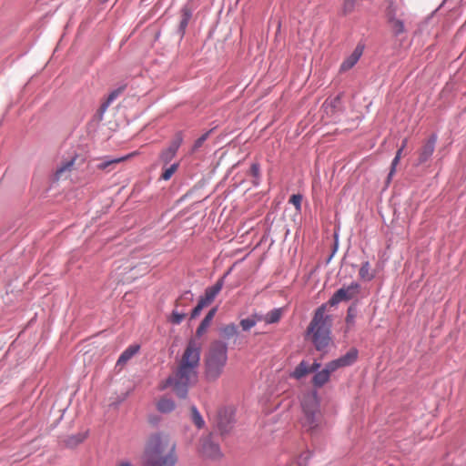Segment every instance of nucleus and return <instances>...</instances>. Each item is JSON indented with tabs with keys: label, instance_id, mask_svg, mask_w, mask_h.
Instances as JSON below:
<instances>
[{
	"label": "nucleus",
	"instance_id": "nucleus-1",
	"mask_svg": "<svg viewBox=\"0 0 466 466\" xmlns=\"http://www.w3.org/2000/svg\"><path fill=\"white\" fill-rule=\"evenodd\" d=\"M200 360V344L196 339H190L178 362L177 368L160 386L161 390L172 387L175 393L185 399L188 388L197 382V369Z\"/></svg>",
	"mask_w": 466,
	"mask_h": 466
},
{
	"label": "nucleus",
	"instance_id": "nucleus-2",
	"mask_svg": "<svg viewBox=\"0 0 466 466\" xmlns=\"http://www.w3.org/2000/svg\"><path fill=\"white\" fill-rule=\"evenodd\" d=\"M176 444L164 433L149 436L143 453L145 466H175L177 456Z\"/></svg>",
	"mask_w": 466,
	"mask_h": 466
},
{
	"label": "nucleus",
	"instance_id": "nucleus-3",
	"mask_svg": "<svg viewBox=\"0 0 466 466\" xmlns=\"http://www.w3.org/2000/svg\"><path fill=\"white\" fill-rule=\"evenodd\" d=\"M326 304L319 307L307 329V337L310 339L318 350H323L330 342L331 319L326 315Z\"/></svg>",
	"mask_w": 466,
	"mask_h": 466
},
{
	"label": "nucleus",
	"instance_id": "nucleus-4",
	"mask_svg": "<svg viewBox=\"0 0 466 466\" xmlns=\"http://www.w3.org/2000/svg\"><path fill=\"white\" fill-rule=\"evenodd\" d=\"M301 407L302 415L299 420L301 428L311 434L319 432L324 426V419L317 393L306 394L301 401Z\"/></svg>",
	"mask_w": 466,
	"mask_h": 466
},
{
	"label": "nucleus",
	"instance_id": "nucleus-5",
	"mask_svg": "<svg viewBox=\"0 0 466 466\" xmlns=\"http://www.w3.org/2000/svg\"><path fill=\"white\" fill-rule=\"evenodd\" d=\"M228 362L227 344L217 340L211 343L205 357V378L216 381L223 373Z\"/></svg>",
	"mask_w": 466,
	"mask_h": 466
},
{
	"label": "nucleus",
	"instance_id": "nucleus-6",
	"mask_svg": "<svg viewBox=\"0 0 466 466\" xmlns=\"http://www.w3.org/2000/svg\"><path fill=\"white\" fill-rule=\"evenodd\" d=\"M193 301V294L190 291H186L175 302V309L172 311L168 318V321L172 324L178 325L186 318V313L179 311L178 307H187Z\"/></svg>",
	"mask_w": 466,
	"mask_h": 466
},
{
	"label": "nucleus",
	"instance_id": "nucleus-7",
	"mask_svg": "<svg viewBox=\"0 0 466 466\" xmlns=\"http://www.w3.org/2000/svg\"><path fill=\"white\" fill-rule=\"evenodd\" d=\"M360 291V285L357 282H352L347 287H342L338 289L333 296L329 299V304L335 306L341 301H348L353 299Z\"/></svg>",
	"mask_w": 466,
	"mask_h": 466
},
{
	"label": "nucleus",
	"instance_id": "nucleus-8",
	"mask_svg": "<svg viewBox=\"0 0 466 466\" xmlns=\"http://www.w3.org/2000/svg\"><path fill=\"white\" fill-rule=\"evenodd\" d=\"M194 8L188 3L182 5L180 9V20L176 30V34L179 36V43L184 39L187 27L188 25L189 21L193 16Z\"/></svg>",
	"mask_w": 466,
	"mask_h": 466
},
{
	"label": "nucleus",
	"instance_id": "nucleus-9",
	"mask_svg": "<svg viewBox=\"0 0 466 466\" xmlns=\"http://www.w3.org/2000/svg\"><path fill=\"white\" fill-rule=\"evenodd\" d=\"M201 454L209 459H218L221 456L219 446L211 440V436H208L201 441Z\"/></svg>",
	"mask_w": 466,
	"mask_h": 466
},
{
	"label": "nucleus",
	"instance_id": "nucleus-10",
	"mask_svg": "<svg viewBox=\"0 0 466 466\" xmlns=\"http://www.w3.org/2000/svg\"><path fill=\"white\" fill-rule=\"evenodd\" d=\"M365 48V45L362 43H358L353 52L347 56L343 62L340 64L339 71L345 72L351 69L361 57L363 51Z\"/></svg>",
	"mask_w": 466,
	"mask_h": 466
},
{
	"label": "nucleus",
	"instance_id": "nucleus-11",
	"mask_svg": "<svg viewBox=\"0 0 466 466\" xmlns=\"http://www.w3.org/2000/svg\"><path fill=\"white\" fill-rule=\"evenodd\" d=\"M358 358V350L355 348L350 349L345 355L329 362L330 370L347 367L353 364Z\"/></svg>",
	"mask_w": 466,
	"mask_h": 466
},
{
	"label": "nucleus",
	"instance_id": "nucleus-12",
	"mask_svg": "<svg viewBox=\"0 0 466 466\" xmlns=\"http://www.w3.org/2000/svg\"><path fill=\"white\" fill-rule=\"evenodd\" d=\"M223 279H218L213 286L206 289L205 293L199 299L207 306L210 305L223 288Z\"/></svg>",
	"mask_w": 466,
	"mask_h": 466
},
{
	"label": "nucleus",
	"instance_id": "nucleus-13",
	"mask_svg": "<svg viewBox=\"0 0 466 466\" xmlns=\"http://www.w3.org/2000/svg\"><path fill=\"white\" fill-rule=\"evenodd\" d=\"M336 370H330L329 362L326 365V367L316 373L312 379V383L316 387H322L325 383H327L329 380L330 373L335 371Z\"/></svg>",
	"mask_w": 466,
	"mask_h": 466
},
{
	"label": "nucleus",
	"instance_id": "nucleus-14",
	"mask_svg": "<svg viewBox=\"0 0 466 466\" xmlns=\"http://www.w3.org/2000/svg\"><path fill=\"white\" fill-rule=\"evenodd\" d=\"M343 97V92L339 93L334 97H328L322 104V108H324L327 114L334 113L341 104V100Z\"/></svg>",
	"mask_w": 466,
	"mask_h": 466
},
{
	"label": "nucleus",
	"instance_id": "nucleus-15",
	"mask_svg": "<svg viewBox=\"0 0 466 466\" xmlns=\"http://www.w3.org/2000/svg\"><path fill=\"white\" fill-rule=\"evenodd\" d=\"M140 346L137 344H133L128 346L119 356L116 366H124L127 364V362L132 359L138 351H139Z\"/></svg>",
	"mask_w": 466,
	"mask_h": 466
},
{
	"label": "nucleus",
	"instance_id": "nucleus-16",
	"mask_svg": "<svg viewBox=\"0 0 466 466\" xmlns=\"http://www.w3.org/2000/svg\"><path fill=\"white\" fill-rule=\"evenodd\" d=\"M282 314V309H274L265 315H258V320L264 321L267 324L277 323L280 320Z\"/></svg>",
	"mask_w": 466,
	"mask_h": 466
},
{
	"label": "nucleus",
	"instance_id": "nucleus-17",
	"mask_svg": "<svg viewBox=\"0 0 466 466\" xmlns=\"http://www.w3.org/2000/svg\"><path fill=\"white\" fill-rule=\"evenodd\" d=\"M88 432H78L76 434L66 437L64 441L65 446L67 448H75L82 443L87 438Z\"/></svg>",
	"mask_w": 466,
	"mask_h": 466
},
{
	"label": "nucleus",
	"instance_id": "nucleus-18",
	"mask_svg": "<svg viewBox=\"0 0 466 466\" xmlns=\"http://www.w3.org/2000/svg\"><path fill=\"white\" fill-rule=\"evenodd\" d=\"M135 155H137V152H133L131 154H127L126 156L118 157L116 158H106L97 165V168L101 169V170L106 169V168L110 167L111 166L118 164L122 161H125V160L134 157Z\"/></svg>",
	"mask_w": 466,
	"mask_h": 466
},
{
	"label": "nucleus",
	"instance_id": "nucleus-19",
	"mask_svg": "<svg viewBox=\"0 0 466 466\" xmlns=\"http://www.w3.org/2000/svg\"><path fill=\"white\" fill-rule=\"evenodd\" d=\"M359 276L360 279L364 281H370L375 278V272L371 269L369 261H365L361 264V267L359 271Z\"/></svg>",
	"mask_w": 466,
	"mask_h": 466
},
{
	"label": "nucleus",
	"instance_id": "nucleus-20",
	"mask_svg": "<svg viewBox=\"0 0 466 466\" xmlns=\"http://www.w3.org/2000/svg\"><path fill=\"white\" fill-rule=\"evenodd\" d=\"M217 312V308L211 309L208 314L205 316L203 320L201 321L200 325L198 326L197 329V334L201 335L203 332L206 331L207 328L210 325L213 318L215 317Z\"/></svg>",
	"mask_w": 466,
	"mask_h": 466
},
{
	"label": "nucleus",
	"instance_id": "nucleus-21",
	"mask_svg": "<svg viewBox=\"0 0 466 466\" xmlns=\"http://www.w3.org/2000/svg\"><path fill=\"white\" fill-rule=\"evenodd\" d=\"M310 373L309 365L306 361H301L294 370L291 376L297 380H299Z\"/></svg>",
	"mask_w": 466,
	"mask_h": 466
},
{
	"label": "nucleus",
	"instance_id": "nucleus-22",
	"mask_svg": "<svg viewBox=\"0 0 466 466\" xmlns=\"http://www.w3.org/2000/svg\"><path fill=\"white\" fill-rule=\"evenodd\" d=\"M127 87L126 83H120L118 86L111 90L106 97V101L112 104Z\"/></svg>",
	"mask_w": 466,
	"mask_h": 466
},
{
	"label": "nucleus",
	"instance_id": "nucleus-23",
	"mask_svg": "<svg viewBox=\"0 0 466 466\" xmlns=\"http://www.w3.org/2000/svg\"><path fill=\"white\" fill-rule=\"evenodd\" d=\"M359 0H343L340 15L346 16L354 12Z\"/></svg>",
	"mask_w": 466,
	"mask_h": 466
},
{
	"label": "nucleus",
	"instance_id": "nucleus-24",
	"mask_svg": "<svg viewBox=\"0 0 466 466\" xmlns=\"http://www.w3.org/2000/svg\"><path fill=\"white\" fill-rule=\"evenodd\" d=\"M157 409L161 412H170L175 409V403L173 400L164 398L158 401Z\"/></svg>",
	"mask_w": 466,
	"mask_h": 466
},
{
	"label": "nucleus",
	"instance_id": "nucleus-25",
	"mask_svg": "<svg viewBox=\"0 0 466 466\" xmlns=\"http://www.w3.org/2000/svg\"><path fill=\"white\" fill-rule=\"evenodd\" d=\"M220 332L225 339H231L238 334V327L234 323H230L224 326Z\"/></svg>",
	"mask_w": 466,
	"mask_h": 466
},
{
	"label": "nucleus",
	"instance_id": "nucleus-26",
	"mask_svg": "<svg viewBox=\"0 0 466 466\" xmlns=\"http://www.w3.org/2000/svg\"><path fill=\"white\" fill-rule=\"evenodd\" d=\"M389 24L391 25L392 34L394 36L397 37L405 32V25L403 20L397 19L394 22Z\"/></svg>",
	"mask_w": 466,
	"mask_h": 466
},
{
	"label": "nucleus",
	"instance_id": "nucleus-27",
	"mask_svg": "<svg viewBox=\"0 0 466 466\" xmlns=\"http://www.w3.org/2000/svg\"><path fill=\"white\" fill-rule=\"evenodd\" d=\"M177 148L176 147H167L161 154L160 159L164 163V165H167L176 156Z\"/></svg>",
	"mask_w": 466,
	"mask_h": 466
},
{
	"label": "nucleus",
	"instance_id": "nucleus-28",
	"mask_svg": "<svg viewBox=\"0 0 466 466\" xmlns=\"http://www.w3.org/2000/svg\"><path fill=\"white\" fill-rule=\"evenodd\" d=\"M191 417H192V420H193L194 424L198 429H201L204 427L205 421H204L202 416L200 415L199 411L198 410V409L195 406L191 407Z\"/></svg>",
	"mask_w": 466,
	"mask_h": 466
},
{
	"label": "nucleus",
	"instance_id": "nucleus-29",
	"mask_svg": "<svg viewBox=\"0 0 466 466\" xmlns=\"http://www.w3.org/2000/svg\"><path fill=\"white\" fill-rule=\"evenodd\" d=\"M179 166L178 162H174L171 164L168 167H166L164 169V172L162 173L160 178L163 180H169L171 177L175 174V172L177 170V167Z\"/></svg>",
	"mask_w": 466,
	"mask_h": 466
},
{
	"label": "nucleus",
	"instance_id": "nucleus-30",
	"mask_svg": "<svg viewBox=\"0 0 466 466\" xmlns=\"http://www.w3.org/2000/svg\"><path fill=\"white\" fill-rule=\"evenodd\" d=\"M76 159V157H74L70 160L63 163L62 166L60 167H58L56 172V177L60 178L63 176L64 172L70 170L71 167H73Z\"/></svg>",
	"mask_w": 466,
	"mask_h": 466
},
{
	"label": "nucleus",
	"instance_id": "nucleus-31",
	"mask_svg": "<svg viewBox=\"0 0 466 466\" xmlns=\"http://www.w3.org/2000/svg\"><path fill=\"white\" fill-rule=\"evenodd\" d=\"M258 315H255V316H253L251 318L241 319L240 320V326H241L242 329L243 330H248L251 328H253L256 325V323L258 321Z\"/></svg>",
	"mask_w": 466,
	"mask_h": 466
},
{
	"label": "nucleus",
	"instance_id": "nucleus-32",
	"mask_svg": "<svg viewBox=\"0 0 466 466\" xmlns=\"http://www.w3.org/2000/svg\"><path fill=\"white\" fill-rule=\"evenodd\" d=\"M401 151H402V148H400L395 156V157L393 158L392 162H391V168H390V171L389 173V176H388V180L387 182L390 183L394 172H395V168H396V166L398 165V162L400 160V154H401Z\"/></svg>",
	"mask_w": 466,
	"mask_h": 466
},
{
	"label": "nucleus",
	"instance_id": "nucleus-33",
	"mask_svg": "<svg viewBox=\"0 0 466 466\" xmlns=\"http://www.w3.org/2000/svg\"><path fill=\"white\" fill-rule=\"evenodd\" d=\"M111 104L109 102H107L106 100H105L104 102L101 103L99 108L97 109V111L96 113V117L98 120L103 119L104 114L106 113V111L107 110V108Z\"/></svg>",
	"mask_w": 466,
	"mask_h": 466
},
{
	"label": "nucleus",
	"instance_id": "nucleus-34",
	"mask_svg": "<svg viewBox=\"0 0 466 466\" xmlns=\"http://www.w3.org/2000/svg\"><path fill=\"white\" fill-rule=\"evenodd\" d=\"M205 307H207V305L199 299L198 305L193 309L191 312L190 319H196Z\"/></svg>",
	"mask_w": 466,
	"mask_h": 466
},
{
	"label": "nucleus",
	"instance_id": "nucleus-35",
	"mask_svg": "<svg viewBox=\"0 0 466 466\" xmlns=\"http://www.w3.org/2000/svg\"><path fill=\"white\" fill-rule=\"evenodd\" d=\"M214 129H209L202 134L199 137H198L192 146H202V144L207 140L209 135L213 132Z\"/></svg>",
	"mask_w": 466,
	"mask_h": 466
},
{
	"label": "nucleus",
	"instance_id": "nucleus-36",
	"mask_svg": "<svg viewBox=\"0 0 466 466\" xmlns=\"http://www.w3.org/2000/svg\"><path fill=\"white\" fill-rule=\"evenodd\" d=\"M302 197L299 194L292 195L289 198L291 203L298 210L300 209Z\"/></svg>",
	"mask_w": 466,
	"mask_h": 466
},
{
	"label": "nucleus",
	"instance_id": "nucleus-37",
	"mask_svg": "<svg viewBox=\"0 0 466 466\" xmlns=\"http://www.w3.org/2000/svg\"><path fill=\"white\" fill-rule=\"evenodd\" d=\"M386 17L388 23H392L398 18L396 17V9L392 6H390L386 12Z\"/></svg>",
	"mask_w": 466,
	"mask_h": 466
},
{
	"label": "nucleus",
	"instance_id": "nucleus-38",
	"mask_svg": "<svg viewBox=\"0 0 466 466\" xmlns=\"http://www.w3.org/2000/svg\"><path fill=\"white\" fill-rule=\"evenodd\" d=\"M184 142L183 132L178 131L176 133L170 146H181Z\"/></svg>",
	"mask_w": 466,
	"mask_h": 466
},
{
	"label": "nucleus",
	"instance_id": "nucleus-39",
	"mask_svg": "<svg viewBox=\"0 0 466 466\" xmlns=\"http://www.w3.org/2000/svg\"><path fill=\"white\" fill-rule=\"evenodd\" d=\"M249 172H250L251 176H253L255 178H258L259 173H260L259 165L258 163H253L250 167Z\"/></svg>",
	"mask_w": 466,
	"mask_h": 466
},
{
	"label": "nucleus",
	"instance_id": "nucleus-40",
	"mask_svg": "<svg viewBox=\"0 0 466 466\" xmlns=\"http://www.w3.org/2000/svg\"><path fill=\"white\" fill-rule=\"evenodd\" d=\"M438 139V134L432 133L427 139L425 146H435Z\"/></svg>",
	"mask_w": 466,
	"mask_h": 466
},
{
	"label": "nucleus",
	"instance_id": "nucleus-41",
	"mask_svg": "<svg viewBox=\"0 0 466 466\" xmlns=\"http://www.w3.org/2000/svg\"><path fill=\"white\" fill-rule=\"evenodd\" d=\"M346 321L349 324H353V322H354V315L351 313V309H349V310H348Z\"/></svg>",
	"mask_w": 466,
	"mask_h": 466
},
{
	"label": "nucleus",
	"instance_id": "nucleus-42",
	"mask_svg": "<svg viewBox=\"0 0 466 466\" xmlns=\"http://www.w3.org/2000/svg\"><path fill=\"white\" fill-rule=\"evenodd\" d=\"M116 466H134L129 461L121 460L116 462Z\"/></svg>",
	"mask_w": 466,
	"mask_h": 466
},
{
	"label": "nucleus",
	"instance_id": "nucleus-43",
	"mask_svg": "<svg viewBox=\"0 0 466 466\" xmlns=\"http://www.w3.org/2000/svg\"><path fill=\"white\" fill-rule=\"evenodd\" d=\"M320 367L319 362H314L311 366H309L310 372L316 371Z\"/></svg>",
	"mask_w": 466,
	"mask_h": 466
},
{
	"label": "nucleus",
	"instance_id": "nucleus-44",
	"mask_svg": "<svg viewBox=\"0 0 466 466\" xmlns=\"http://www.w3.org/2000/svg\"><path fill=\"white\" fill-rule=\"evenodd\" d=\"M444 4V1L440 5V6L436 9H434V11L431 13V15L428 17V20L431 18V16L439 10L440 7L442 6V5Z\"/></svg>",
	"mask_w": 466,
	"mask_h": 466
},
{
	"label": "nucleus",
	"instance_id": "nucleus-45",
	"mask_svg": "<svg viewBox=\"0 0 466 466\" xmlns=\"http://www.w3.org/2000/svg\"><path fill=\"white\" fill-rule=\"evenodd\" d=\"M161 35V31L158 30L155 35V41H157Z\"/></svg>",
	"mask_w": 466,
	"mask_h": 466
},
{
	"label": "nucleus",
	"instance_id": "nucleus-46",
	"mask_svg": "<svg viewBox=\"0 0 466 466\" xmlns=\"http://www.w3.org/2000/svg\"><path fill=\"white\" fill-rule=\"evenodd\" d=\"M401 147L407 146V138H404L400 144Z\"/></svg>",
	"mask_w": 466,
	"mask_h": 466
},
{
	"label": "nucleus",
	"instance_id": "nucleus-47",
	"mask_svg": "<svg viewBox=\"0 0 466 466\" xmlns=\"http://www.w3.org/2000/svg\"><path fill=\"white\" fill-rule=\"evenodd\" d=\"M385 143H386V141L384 140V141L380 144V146H384V145H385Z\"/></svg>",
	"mask_w": 466,
	"mask_h": 466
},
{
	"label": "nucleus",
	"instance_id": "nucleus-48",
	"mask_svg": "<svg viewBox=\"0 0 466 466\" xmlns=\"http://www.w3.org/2000/svg\"><path fill=\"white\" fill-rule=\"evenodd\" d=\"M108 0H101L102 3H106L107 2Z\"/></svg>",
	"mask_w": 466,
	"mask_h": 466
}]
</instances>
